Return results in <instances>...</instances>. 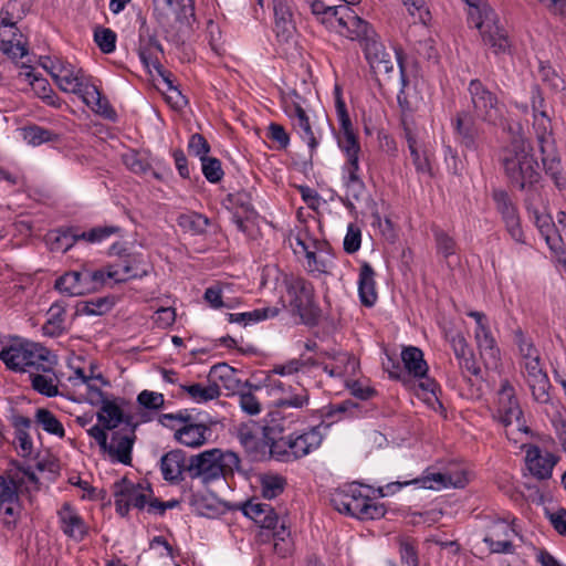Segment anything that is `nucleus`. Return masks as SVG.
I'll return each mask as SVG.
<instances>
[{
  "mask_svg": "<svg viewBox=\"0 0 566 566\" xmlns=\"http://www.w3.org/2000/svg\"><path fill=\"white\" fill-rule=\"evenodd\" d=\"M41 65L61 91L78 95L94 113L108 119L115 118V112L108 101L102 96L96 85L90 82L82 70L60 57H44Z\"/></svg>",
  "mask_w": 566,
  "mask_h": 566,
  "instance_id": "nucleus-1",
  "label": "nucleus"
},
{
  "mask_svg": "<svg viewBox=\"0 0 566 566\" xmlns=\"http://www.w3.org/2000/svg\"><path fill=\"white\" fill-rule=\"evenodd\" d=\"M335 112L340 125L337 143L346 158L342 167V178L346 188V196L348 199L352 198L358 201L365 195V185L359 176L360 145L353 130L345 102L343 101L340 90L337 86L335 87Z\"/></svg>",
  "mask_w": 566,
  "mask_h": 566,
  "instance_id": "nucleus-2",
  "label": "nucleus"
},
{
  "mask_svg": "<svg viewBox=\"0 0 566 566\" xmlns=\"http://www.w3.org/2000/svg\"><path fill=\"white\" fill-rule=\"evenodd\" d=\"M501 160L506 176L516 187L525 189L539 180V165L523 136L512 139L503 149Z\"/></svg>",
  "mask_w": 566,
  "mask_h": 566,
  "instance_id": "nucleus-3",
  "label": "nucleus"
},
{
  "mask_svg": "<svg viewBox=\"0 0 566 566\" xmlns=\"http://www.w3.org/2000/svg\"><path fill=\"white\" fill-rule=\"evenodd\" d=\"M464 1L468 4V23L479 31L483 43L496 55L510 54L512 43L495 11L483 0Z\"/></svg>",
  "mask_w": 566,
  "mask_h": 566,
  "instance_id": "nucleus-4",
  "label": "nucleus"
},
{
  "mask_svg": "<svg viewBox=\"0 0 566 566\" xmlns=\"http://www.w3.org/2000/svg\"><path fill=\"white\" fill-rule=\"evenodd\" d=\"M331 503L339 513L361 521L377 520L386 514L384 504L363 493V486L356 483L336 489L331 494Z\"/></svg>",
  "mask_w": 566,
  "mask_h": 566,
  "instance_id": "nucleus-5",
  "label": "nucleus"
},
{
  "mask_svg": "<svg viewBox=\"0 0 566 566\" xmlns=\"http://www.w3.org/2000/svg\"><path fill=\"white\" fill-rule=\"evenodd\" d=\"M239 464L240 460L237 453L216 448L191 455L187 471L191 479H199L202 483L208 484L233 472Z\"/></svg>",
  "mask_w": 566,
  "mask_h": 566,
  "instance_id": "nucleus-6",
  "label": "nucleus"
},
{
  "mask_svg": "<svg viewBox=\"0 0 566 566\" xmlns=\"http://www.w3.org/2000/svg\"><path fill=\"white\" fill-rule=\"evenodd\" d=\"M493 417L503 426L509 440L514 443L523 442V438L528 433V427L523 419V412L515 398L514 389L507 381L501 385L497 392Z\"/></svg>",
  "mask_w": 566,
  "mask_h": 566,
  "instance_id": "nucleus-7",
  "label": "nucleus"
},
{
  "mask_svg": "<svg viewBox=\"0 0 566 566\" xmlns=\"http://www.w3.org/2000/svg\"><path fill=\"white\" fill-rule=\"evenodd\" d=\"M469 482V471L463 467H452L444 472L426 470L421 476L405 482H392L380 489L382 496H388L402 486L413 484L419 489L440 491L448 488H464Z\"/></svg>",
  "mask_w": 566,
  "mask_h": 566,
  "instance_id": "nucleus-8",
  "label": "nucleus"
},
{
  "mask_svg": "<svg viewBox=\"0 0 566 566\" xmlns=\"http://www.w3.org/2000/svg\"><path fill=\"white\" fill-rule=\"evenodd\" d=\"M51 352L39 343L17 338L0 350V359L12 371L31 373Z\"/></svg>",
  "mask_w": 566,
  "mask_h": 566,
  "instance_id": "nucleus-9",
  "label": "nucleus"
},
{
  "mask_svg": "<svg viewBox=\"0 0 566 566\" xmlns=\"http://www.w3.org/2000/svg\"><path fill=\"white\" fill-rule=\"evenodd\" d=\"M154 15L168 34H186L195 22L191 0H156Z\"/></svg>",
  "mask_w": 566,
  "mask_h": 566,
  "instance_id": "nucleus-10",
  "label": "nucleus"
},
{
  "mask_svg": "<svg viewBox=\"0 0 566 566\" xmlns=\"http://www.w3.org/2000/svg\"><path fill=\"white\" fill-rule=\"evenodd\" d=\"M290 245L296 256L304 258V268L311 274L328 273L334 265L325 243L312 238L307 230H298L291 237Z\"/></svg>",
  "mask_w": 566,
  "mask_h": 566,
  "instance_id": "nucleus-11",
  "label": "nucleus"
},
{
  "mask_svg": "<svg viewBox=\"0 0 566 566\" xmlns=\"http://www.w3.org/2000/svg\"><path fill=\"white\" fill-rule=\"evenodd\" d=\"M537 103L539 106L542 105L543 98L541 96H538L537 99H533V129L543 156V166L546 168L547 172H551L555 178L556 185L562 187L564 185V179L558 176L559 160L556 155L551 119L544 111H538Z\"/></svg>",
  "mask_w": 566,
  "mask_h": 566,
  "instance_id": "nucleus-12",
  "label": "nucleus"
},
{
  "mask_svg": "<svg viewBox=\"0 0 566 566\" xmlns=\"http://www.w3.org/2000/svg\"><path fill=\"white\" fill-rule=\"evenodd\" d=\"M20 7L21 0H12L0 11V51L11 59H22L28 54L24 38L15 28L21 18L18 14Z\"/></svg>",
  "mask_w": 566,
  "mask_h": 566,
  "instance_id": "nucleus-13",
  "label": "nucleus"
},
{
  "mask_svg": "<svg viewBox=\"0 0 566 566\" xmlns=\"http://www.w3.org/2000/svg\"><path fill=\"white\" fill-rule=\"evenodd\" d=\"M469 92L478 118L492 125L502 124L504 105L493 92L486 88L479 80L470 82Z\"/></svg>",
  "mask_w": 566,
  "mask_h": 566,
  "instance_id": "nucleus-14",
  "label": "nucleus"
},
{
  "mask_svg": "<svg viewBox=\"0 0 566 566\" xmlns=\"http://www.w3.org/2000/svg\"><path fill=\"white\" fill-rule=\"evenodd\" d=\"M527 209L549 249L557 254L566 253V213L558 212L555 223L549 214L541 213L532 205Z\"/></svg>",
  "mask_w": 566,
  "mask_h": 566,
  "instance_id": "nucleus-15",
  "label": "nucleus"
},
{
  "mask_svg": "<svg viewBox=\"0 0 566 566\" xmlns=\"http://www.w3.org/2000/svg\"><path fill=\"white\" fill-rule=\"evenodd\" d=\"M284 285L290 296V306L304 323H308L315 315L314 290L311 283L300 276H285Z\"/></svg>",
  "mask_w": 566,
  "mask_h": 566,
  "instance_id": "nucleus-16",
  "label": "nucleus"
},
{
  "mask_svg": "<svg viewBox=\"0 0 566 566\" xmlns=\"http://www.w3.org/2000/svg\"><path fill=\"white\" fill-rule=\"evenodd\" d=\"M115 506L116 511L125 516L130 507L143 510L148 509V503L153 499V491L148 484H135L127 480L115 485Z\"/></svg>",
  "mask_w": 566,
  "mask_h": 566,
  "instance_id": "nucleus-17",
  "label": "nucleus"
},
{
  "mask_svg": "<svg viewBox=\"0 0 566 566\" xmlns=\"http://www.w3.org/2000/svg\"><path fill=\"white\" fill-rule=\"evenodd\" d=\"M326 428L316 426L301 434H291L281 441L273 442L271 451L279 453L282 447H286L289 450H284V452L287 455H292L295 459L303 458L321 447L324 438L323 429Z\"/></svg>",
  "mask_w": 566,
  "mask_h": 566,
  "instance_id": "nucleus-18",
  "label": "nucleus"
},
{
  "mask_svg": "<svg viewBox=\"0 0 566 566\" xmlns=\"http://www.w3.org/2000/svg\"><path fill=\"white\" fill-rule=\"evenodd\" d=\"M332 31L350 40H358L364 44L377 36L373 28L347 6H340Z\"/></svg>",
  "mask_w": 566,
  "mask_h": 566,
  "instance_id": "nucleus-19",
  "label": "nucleus"
},
{
  "mask_svg": "<svg viewBox=\"0 0 566 566\" xmlns=\"http://www.w3.org/2000/svg\"><path fill=\"white\" fill-rule=\"evenodd\" d=\"M317 365H322L324 371L331 377L340 378L343 381L354 377L359 369L358 360L346 352L322 353L312 363V366Z\"/></svg>",
  "mask_w": 566,
  "mask_h": 566,
  "instance_id": "nucleus-20",
  "label": "nucleus"
},
{
  "mask_svg": "<svg viewBox=\"0 0 566 566\" xmlns=\"http://www.w3.org/2000/svg\"><path fill=\"white\" fill-rule=\"evenodd\" d=\"M57 526L74 542H82L90 533V525L80 511L70 502H63L56 510Z\"/></svg>",
  "mask_w": 566,
  "mask_h": 566,
  "instance_id": "nucleus-21",
  "label": "nucleus"
},
{
  "mask_svg": "<svg viewBox=\"0 0 566 566\" xmlns=\"http://www.w3.org/2000/svg\"><path fill=\"white\" fill-rule=\"evenodd\" d=\"M492 198L511 238L518 243L524 242V232L521 227L520 217L507 192L496 189L493 191Z\"/></svg>",
  "mask_w": 566,
  "mask_h": 566,
  "instance_id": "nucleus-22",
  "label": "nucleus"
},
{
  "mask_svg": "<svg viewBox=\"0 0 566 566\" xmlns=\"http://www.w3.org/2000/svg\"><path fill=\"white\" fill-rule=\"evenodd\" d=\"M56 357L52 354L48 356V361L42 363L30 373L32 388L41 395L54 397L59 394V379L54 373Z\"/></svg>",
  "mask_w": 566,
  "mask_h": 566,
  "instance_id": "nucleus-23",
  "label": "nucleus"
},
{
  "mask_svg": "<svg viewBox=\"0 0 566 566\" xmlns=\"http://www.w3.org/2000/svg\"><path fill=\"white\" fill-rule=\"evenodd\" d=\"M148 273L147 263L136 254H128L116 263L108 265V277L114 283L143 277Z\"/></svg>",
  "mask_w": 566,
  "mask_h": 566,
  "instance_id": "nucleus-24",
  "label": "nucleus"
},
{
  "mask_svg": "<svg viewBox=\"0 0 566 566\" xmlns=\"http://www.w3.org/2000/svg\"><path fill=\"white\" fill-rule=\"evenodd\" d=\"M364 53L371 71L376 75L389 77L395 66L394 56L391 52L387 51L377 36L364 44Z\"/></svg>",
  "mask_w": 566,
  "mask_h": 566,
  "instance_id": "nucleus-25",
  "label": "nucleus"
},
{
  "mask_svg": "<svg viewBox=\"0 0 566 566\" xmlns=\"http://www.w3.org/2000/svg\"><path fill=\"white\" fill-rule=\"evenodd\" d=\"M521 443L525 448V463L531 474L538 480L549 479L557 462L555 455L548 451L541 450L536 446Z\"/></svg>",
  "mask_w": 566,
  "mask_h": 566,
  "instance_id": "nucleus-26",
  "label": "nucleus"
},
{
  "mask_svg": "<svg viewBox=\"0 0 566 566\" xmlns=\"http://www.w3.org/2000/svg\"><path fill=\"white\" fill-rule=\"evenodd\" d=\"M474 337L485 367L497 370L501 366V355L489 323L476 326Z\"/></svg>",
  "mask_w": 566,
  "mask_h": 566,
  "instance_id": "nucleus-27",
  "label": "nucleus"
},
{
  "mask_svg": "<svg viewBox=\"0 0 566 566\" xmlns=\"http://www.w3.org/2000/svg\"><path fill=\"white\" fill-rule=\"evenodd\" d=\"M101 402V408L97 412L98 422L107 430L117 428L122 422L130 424V418L125 415L124 406L125 400L122 398L108 399L102 397H94Z\"/></svg>",
  "mask_w": 566,
  "mask_h": 566,
  "instance_id": "nucleus-28",
  "label": "nucleus"
},
{
  "mask_svg": "<svg viewBox=\"0 0 566 566\" xmlns=\"http://www.w3.org/2000/svg\"><path fill=\"white\" fill-rule=\"evenodd\" d=\"M524 375L534 399L541 403L548 402L549 380L546 373L543 370L541 359L526 360V363H524Z\"/></svg>",
  "mask_w": 566,
  "mask_h": 566,
  "instance_id": "nucleus-29",
  "label": "nucleus"
},
{
  "mask_svg": "<svg viewBox=\"0 0 566 566\" xmlns=\"http://www.w3.org/2000/svg\"><path fill=\"white\" fill-rule=\"evenodd\" d=\"M515 535L514 528L507 522L495 521L489 525L484 542L493 553H510Z\"/></svg>",
  "mask_w": 566,
  "mask_h": 566,
  "instance_id": "nucleus-30",
  "label": "nucleus"
},
{
  "mask_svg": "<svg viewBox=\"0 0 566 566\" xmlns=\"http://www.w3.org/2000/svg\"><path fill=\"white\" fill-rule=\"evenodd\" d=\"M274 31L280 42L289 43L295 35V23L287 0H273Z\"/></svg>",
  "mask_w": 566,
  "mask_h": 566,
  "instance_id": "nucleus-31",
  "label": "nucleus"
},
{
  "mask_svg": "<svg viewBox=\"0 0 566 566\" xmlns=\"http://www.w3.org/2000/svg\"><path fill=\"white\" fill-rule=\"evenodd\" d=\"M310 405V394L306 388L291 389L276 401V408L283 416L301 417V412Z\"/></svg>",
  "mask_w": 566,
  "mask_h": 566,
  "instance_id": "nucleus-32",
  "label": "nucleus"
},
{
  "mask_svg": "<svg viewBox=\"0 0 566 566\" xmlns=\"http://www.w3.org/2000/svg\"><path fill=\"white\" fill-rule=\"evenodd\" d=\"M134 433L114 432L103 452L107 453L112 461L129 464L134 446Z\"/></svg>",
  "mask_w": 566,
  "mask_h": 566,
  "instance_id": "nucleus-33",
  "label": "nucleus"
},
{
  "mask_svg": "<svg viewBox=\"0 0 566 566\" xmlns=\"http://www.w3.org/2000/svg\"><path fill=\"white\" fill-rule=\"evenodd\" d=\"M243 513L261 528H275L279 523V516L273 507L265 503L250 501L243 506Z\"/></svg>",
  "mask_w": 566,
  "mask_h": 566,
  "instance_id": "nucleus-34",
  "label": "nucleus"
},
{
  "mask_svg": "<svg viewBox=\"0 0 566 566\" xmlns=\"http://www.w3.org/2000/svg\"><path fill=\"white\" fill-rule=\"evenodd\" d=\"M186 457L181 450H172L160 460V470L166 481L177 483L182 480L184 471H187Z\"/></svg>",
  "mask_w": 566,
  "mask_h": 566,
  "instance_id": "nucleus-35",
  "label": "nucleus"
},
{
  "mask_svg": "<svg viewBox=\"0 0 566 566\" xmlns=\"http://www.w3.org/2000/svg\"><path fill=\"white\" fill-rule=\"evenodd\" d=\"M55 289L67 296H78L90 293V286L85 281L84 271H70L60 276L54 284Z\"/></svg>",
  "mask_w": 566,
  "mask_h": 566,
  "instance_id": "nucleus-36",
  "label": "nucleus"
},
{
  "mask_svg": "<svg viewBox=\"0 0 566 566\" xmlns=\"http://www.w3.org/2000/svg\"><path fill=\"white\" fill-rule=\"evenodd\" d=\"M210 436V428L203 423H188L175 432V439L189 448H200Z\"/></svg>",
  "mask_w": 566,
  "mask_h": 566,
  "instance_id": "nucleus-37",
  "label": "nucleus"
},
{
  "mask_svg": "<svg viewBox=\"0 0 566 566\" xmlns=\"http://www.w3.org/2000/svg\"><path fill=\"white\" fill-rule=\"evenodd\" d=\"M290 117L294 129L302 140L306 143L312 150L315 149L318 145V140L305 111L300 105H295L290 113Z\"/></svg>",
  "mask_w": 566,
  "mask_h": 566,
  "instance_id": "nucleus-38",
  "label": "nucleus"
},
{
  "mask_svg": "<svg viewBox=\"0 0 566 566\" xmlns=\"http://www.w3.org/2000/svg\"><path fill=\"white\" fill-rule=\"evenodd\" d=\"M358 293L360 302L365 306H373L377 301L375 271L368 263H364L359 270Z\"/></svg>",
  "mask_w": 566,
  "mask_h": 566,
  "instance_id": "nucleus-39",
  "label": "nucleus"
},
{
  "mask_svg": "<svg viewBox=\"0 0 566 566\" xmlns=\"http://www.w3.org/2000/svg\"><path fill=\"white\" fill-rule=\"evenodd\" d=\"M180 389L182 392L187 394L188 397L196 403H206L219 398L221 395L218 384L210 381L207 384L192 382L188 385H181Z\"/></svg>",
  "mask_w": 566,
  "mask_h": 566,
  "instance_id": "nucleus-40",
  "label": "nucleus"
},
{
  "mask_svg": "<svg viewBox=\"0 0 566 566\" xmlns=\"http://www.w3.org/2000/svg\"><path fill=\"white\" fill-rule=\"evenodd\" d=\"M453 125L460 144L467 149H475L478 129L472 117L465 113L459 114Z\"/></svg>",
  "mask_w": 566,
  "mask_h": 566,
  "instance_id": "nucleus-41",
  "label": "nucleus"
},
{
  "mask_svg": "<svg viewBox=\"0 0 566 566\" xmlns=\"http://www.w3.org/2000/svg\"><path fill=\"white\" fill-rule=\"evenodd\" d=\"M160 52L161 45L150 31L146 21L143 20L139 27V48L138 55L144 64L149 65L154 52Z\"/></svg>",
  "mask_w": 566,
  "mask_h": 566,
  "instance_id": "nucleus-42",
  "label": "nucleus"
},
{
  "mask_svg": "<svg viewBox=\"0 0 566 566\" xmlns=\"http://www.w3.org/2000/svg\"><path fill=\"white\" fill-rule=\"evenodd\" d=\"M315 17L316 21L323 24L326 29L331 30L338 18L340 6H326L321 0H304Z\"/></svg>",
  "mask_w": 566,
  "mask_h": 566,
  "instance_id": "nucleus-43",
  "label": "nucleus"
},
{
  "mask_svg": "<svg viewBox=\"0 0 566 566\" xmlns=\"http://www.w3.org/2000/svg\"><path fill=\"white\" fill-rule=\"evenodd\" d=\"M65 305L61 302L53 303L48 313L46 322L43 325L45 335L59 336L65 331Z\"/></svg>",
  "mask_w": 566,
  "mask_h": 566,
  "instance_id": "nucleus-44",
  "label": "nucleus"
},
{
  "mask_svg": "<svg viewBox=\"0 0 566 566\" xmlns=\"http://www.w3.org/2000/svg\"><path fill=\"white\" fill-rule=\"evenodd\" d=\"M401 359L405 368L413 377H424L428 373V365L423 359L422 352L413 346H409L402 349Z\"/></svg>",
  "mask_w": 566,
  "mask_h": 566,
  "instance_id": "nucleus-45",
  "label": "nucleus"
},
{
  "mask_svg": "<svg viewBox=\"0 0 566 566\" xmlns=\"http://www.w3.org/2000/svg\"><path fill=\"white\" fill-rule=\"evenodd\" d=\"M279 313L277 308L274 307H264L256 308L250 312L243 313H231L228 315V319L230 323H238L243 325H249L251 323H258L270 317L276 316Z\"/></svg>",
  "mask_w": 566,
  "mask_h": 566,
  "instance_id": "nucleus-46",
  "label": "nucleus"
},
{
  "mask_svg": "<svg viewBox=\"0 0 566 566\" xmlns=\"http://www.w3.org/2000/svg\"><path fill=\"white\" fill-rule=\"evenodd\" d=\"M77 240H80V234L62 230L51 231L46 237L50 249L55 252L69 251Z\"/></svg>",
  "mask_w": 566,
  "mask_h": 566,
  "instance_id": "nucleus-47",
  "label": "nucleus"
},
{
  "mask_svg": "<svg viewBox=\"0 0 566 566\" xmlns=\"http://www.w3.org/2000/svg\"><path fill=\"white\" fill-rule=\"evenodd\" d=\"M261 494L266 500L277 497L286 486V480L277 474H265L260 478Z\"/></svg>",
  "mask_w": 566,
  "mask_h": 566,
  "instance_id": "nucleus-48",
  "label": "nucleus"
},
{
  "mask_svg": "<svg viewBox=\"0 0 566 566\" xmlns=\"http://www.w3.org/2000/svg\"><path fill=\"white\" fill-rule=\"evenodd\" d=\"M35 420L45 432L54 434L59 438H63L65 436L63 424L48 409H38L35 412Z\"/></svg>",
  "mask_w": 566,
  "mask_h": 566,
  "instance_id": "nucleus-49",
  "label": "nucleus"
},
{
  "mask_svg": "<svg viewBox=\"0 0 566 566\" xmlns=\"http://www.w3.org/2000/svg\"><path fill=\"white\" fill-rule=\"evenodd\" d=\"M84 271V277L86 283L88 284L90 293L97 291L99 287H102L105 284H109L113 282L108 277V265L105 269L99 270H91L88 268H83Z\"/></svg>",
  "mask_w": 566,
  "mask_h": 566,
  "instance_id": "nucleus-50",
  "label": "nucleus"
},
{
  "mask_svg": "<svg viewBox=\"0 0 566 566\" xmlns=\"http://www.w3.org/2000/svg\"><path fill=\"white\" fill-rule=\"evenodd\" d=\"M238 439L249 452H254L259 449L260 438L254 430V426L241 424L238 428Z\"/></svg>",
  "mask_w": 566,
  "mask_h": 566,
  "instance_id": "nucleus-51",
  "label": "nucleus"
},
{
  "mask_svg": "<svg viewBox=\"0 0 566 566\" xmlns=\"http://www.w3.org/2000/svg\"><path fill=\"white\" fill-rule=\"evenodd\" d=\"M178 224L186 231L199 233L207 227L208 219L198 213H187L179 216Z\"/></svg>",
  "mask_w": 566,
  "mask_h": 566,
  "instance_id": "nucleus-52",
  "label": "nucleus"
},
{
  "mask_svg": "<svg viewBox=\"0 0 566 566\" xmlns=\"http://www.w3.org/2000/svg\"><path fill=\"white\" fill-rule=\"evenodd\" d=\"M538 76L552 91L559 92L565 88L564 80L549 65H539Z\"/></svg>",
  "mask_w": 566,
  "mask_h": 566,
  "instance_id": "nucleus-53",
  "label": "nucleus"
},
{
  "mask_svg": "<svg viewBox=\"0 0 566 566\" xmlns=\"http://www.w3.org/2000/svg\"><path fill=\"white\" fill-rule=\"evenodd\" d=\"M201 161V169L203 176L210 182H218L223 177V170L219 159L213 157H205Z\"/></svg>",
  "mask_w": 566,
  "mask_h": 566,
  "instance_id": "nucleus-54",
  "label": "nucleus"
},
{
  "mask_svg": "<svg viewBox=\"0 0 566 566\" xmlns=\"http://www.w3.org/2000/svg\"><path fill=\"white\" fill-rule=\"evenodd\" d=\"M23 139L32 146H39L53 139V134L40 126H31L23 129Z\"/></svg>",
  "mask_w": 566,
  "mask_h": 566,
  "instance_id": "nucleus-55",
  "label": "nucleus"
},
{
  "mask_svg": "<svg viewBox=\"0 0 566 566\" xmlns=\"http://www.w3.org/2000/svg\"><path fill=\"white\" fill-rule=\"evenodd\" d=\"M515 343L518 347L520 354L523 358V361L534 360L539 358V354L537 349L534 347L533 342L526 337L521 331L515 333Z\"/></svg>",
  "mask_w": 566,
  "mask_h": 566,
  "instance_id": "nucleus-56",
  "label": "nucleus"
},
{
  "mask_svg": "<svg viewBox=\"0 0 566 566\" xmlns=\"http://www.w3.org/2000/svg\"><path fill=\"white\" fill-rule=\"evenodd\" d=\"M94 40L104 53H112L116 48V34L111 29H97L94 33Z\"/></svg>",
  "mask_w": 566,
  "mask_h": 566,
  "instance_id": "nucleus-57",
  "label": "nucleus"
},
{
  "mask_svg": "<svg viewBox=\"0 0 566 566\" xmlns=\"http://www.w3.org/2000/svg\"><path fill=\"white\" fill-rule=\"evenodd\" d=\"M314 359H292L285 364L275 365L270 371L272 375L290 376L303 369L306 365H312Z\"/></svg>",
  "mask_w": 566,
  "mask_h": 566,
  "instance_id": "nucleus-58",
  "label": "nucleus"
},
{
  "mask_svg": "<svg viewBox=\"0 0 566 566\" xmlns=\"http://www.w3.org/2000/svg\"><path fill=\"white\" fill-rule=\"evenodd\" d=\"M274 375L269 374L264 379V388L266 394L274 399V403L280 400L290 389L291 386L285 385L283 381L273 377Z\"/></svg>",
  "mask_w": 566,
  "mask_h": 566,
  "instance_id": "nucleus-59",
  "label": "nucleus"
},
{
  "mask_svg": "<svg viewBox=\"0 0 566 566\" xmlns=\"http://www.w3.org/2000/svg\"><path fill=\"white\" fill-rule=\"evenodd\" d=\"M407 140L416 169L420 172H429L430 166L428 158L420 151L418 143L415 139V137L408 135Z\"/></svg>",
  "mask_w": 566,
  "mask_h": 566,
  "instance_id": "nucleus-60",
  "label": "nucleus"
},
{
  "mask_svg": "<svg viewBox=\"0 0 566 566\" xmlns=\"http://www.w3.org/2000/svg\"><path fill=\"white\" fill-rule=\"evenodd\" d=\"M138 403L150 410H158L164 406L165 399L163 394L156 392V391H149V390H143L137 396Z\"/></svg>",
  "mask_w": 566,
  "mask_h": 566,
  "instance_id": "nucleus-61",
  "label": "nucleus"
},
{
  "mask_svg": "<svg viewBox=\"0 0 566 566\" xmlns=\"http://www.w3.org/2000/svg\"><path fill=\"white\" fill-rule=\"evenodd\" d=\"M360 244H361L360 229L353 223L348 224L347 232L344 238V250L347 253H355L356 251L359 250Z\"/></svg>",
  "mask_w": 566,
  "mask_h": 566,
  "instance_id": "nucleus-62",
  "label": "nucleus"
},
{
  "mask_svg": "<svg viewBox=\"0 0 566 566\" xmlns=\"http://www.w3.org/2000/svg\"><path fill=\"white\" fill-rule=\"evenodd\" d=\"M164 82L167 86L166 96L168 103L176 109L185 107L187 105V99L172 84V81L168 76H164Z\"/></svg>",
  "mask_w": 566,
  "mask_h": 566,
  "instance_id": "nucleus-63",
  "label": "nucleus"
},
{
  "mask_svg": "<svg viewBox=\"0 0 566 566\" xmlns=\"http://www.w3.org/2000/svg\"><path fill=\"white\" fill-rule=\"evenodd\" d=\"M239 406L243 412L255 416L261 412V403L252 392H240L239 394Z\"/></svg>",
  "mask_w": 566,
  "mask_h": 566,
  "instance_id": "nucleus-64",
  "label": "nucleus"
}]
</instances>
